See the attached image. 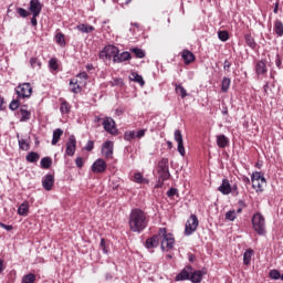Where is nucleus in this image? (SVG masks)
<instances>
[{"mask_svg":"<svg viewBox=\"0 0 283 283\" xmlns=\"http://www.w3.org/2000/svg\"><path fill=\"white\" fill-rule=\"evenodd\" d=\"M36 282V275L29 273L22 277V283H34Z\"/></svg>","mask_w":283,"mask_h":283,"instance_id":"79ce46f5","label":"nucleus"},{"mask_svg":"<svg viewBox=\"0 0 283 283\" xmlns=\"http://www.w3.org/2000/svg\"><path fill=\"white\" fill-rule=\"evenodd\" d=\"M274 33L276 36H283V23L280 20L274 21Z\"/></svg>","mask_w":283,"mask_h":283,"instance_id":"c9c22d12","label":"nucleus"},{"mask_svg":"<svg viewBox=\"0 0 283 283\" xmlns=\"http://www.w3.org/2000/svg\"><path fill=\"white\" fill-rule=\"evenodd\" d=\"M178 193V189L177 188H170L168 191H167V197L168 198H174V196H176Z\"/></svg>","mask_w":283,"mask_h":283,"instance_id":"13d9d810","label":"nucleus"},{"mask_svg":"<svg viewBox=\"0 0 283 283\" xmlns=\"http://www.w3.org/2000/svg\"><path fill=\"white\" fill-rule=\"evenodd\" d=\"M193 271V268L191 265H187L184 268L180 273H178L175 277L176 282H185L187 280L190 281L191 279V272Z\"/></svg>","mask_w":283,"mask_h":283,"instance_id":"9d476101","label":"nucleus"},{"mask_svg":"<svg viewBox=\"0 0 283 283\" xmlns=\"http://www.w3.org/2000/svg\"><path fill=\"white\" fill-rule=\"evenodd\" d=\"M112 85L123 87V85H125V82L120 77H115L112 82Z\"/></svg>","mask_w":283,"mask_h":283,"instance_id":"5fc2aeb1","label":"nucleus"},{"mask_svg":"<svg viewBox=\"0 0 283 283\" xmlns=\"http://www.w3.org/2000/svg\"><path fill=\"white\" fill-rule=\"evenodd\" d=\"M216 138L219 149H224L226 147H229V137H226L224 135H217Z\"/></svg>","mask_w":283,"mask_h":283,"instance_id":"4be33fe9","label":"nucleus"},{"mask_svg":"<svg viewBox=\"0 0 283 283\" xmlns=\"http://www.w3.org/2000/svg\"><path fill=\"white\" fill-rule=\"evenodd\" d=\"M159 244H160V235L155 234L146 240V242L144 243V247L148 251H151V249H158Z\"/></svg>","mask_w":283,"mask_h":283,"instance_id":"9b49d317","label":"nucleus"},{"mask_svg":"<svg viewBox=\"0 0 283 283\" xmlns=\"http://www.w3.org/2000/svg\"><path fill=\"white\" fill-rule=\"evenodd\" d=\"M251 180H261L262 182H266V179L264 178V176H262L261 172H253L252 176H251Z\"/></svg>","mask_w":283,"mask_h":283,"instance_id":"3c124183","label":"nucleus"},{"mask_svg":"<svg viewBox=\"0 0 283 283\" xmlns=\"http://www.w3.org/2000/svg\"><path fill=\"white\" fill-rule=\"evenodd\" d=\"M132 60V53L124 51V52H118L117 57L115 60V63H123L125 61H130Z\"/></svg>","mask_w":283,"mask_h":283,"instance_id":"b1692460","label":"nucleus"},{"mask_svg":"<svg viewBox=\"0 0 283 283\" xmlns=\"http://www.w3.org/2000/svg\"><path fill=\"white\" fill-rule=\"evenodd\" d=\"M18 145H19L20 149H22V151H28L30 149V144H28V142H25V139H19Z\"/></svg>","mask_w":283,"mask_h":283,"instance_id":"de8ad7c7","label":"nucleus"},{"mask_svg":"<svg viewBox=\"0 0 283 283\" xmlns=\"http://www.w3.org/2000/svg\"><path fill=\"white\" fill-rule=\"evenodd\" d=\"M39 158H41V155L36 151H31L25 156L27 163H39Z\"/></svg>","mask_w":283,"mask_h":283,"instance_id":"2f4dec72","label":"nucleus"},{"mask_svg":"<svg viewBox=\"0 0 283 283\" xmlns=\"http://www.w3.org/2000/svg\"><path fill=\"white\" fill-rule=\"evenodd\" d=\"M83 82L78 81V78H72L70 81V85H71V92H73V94H81V92H83V88L81 87Z\"/></svg>","mask_w":283,"mask_h":283,"instance_id":"a211bd4d","label":"nucleus"},{"mask_svg":"<svg viewBox=\"0 0 283 283\" xmlns=\"http://www.w3.org/2000/svg\"><path fill=\"white\" fill-rule=\"evenodd\" d=\"M91 171L93 174H105V171H107V163L105 161V159H96L91 166Z\"/></svg>","mask_w":283,"mask_h":283,"instance_id":"6e6552de","label":"nucleus"},{"mask_svg":"<svg viewBox=\"0 0 283 283\" xmlns=\"http://www.w3.org/2000/svg\"><path fill=\"white\" fill-rule=\"evenodd\" d=\"M14 92L19 99L30 98L32 96V84H30L29 82L19 84L14 88Z\"/></svg>","mask_w":283,"mask_h":283,"instance_id":"20e7f679","label":"nucleus"},{"mask_svg":"<svg viewBox=\"0 0 283 283\" xmlns=\"http://www.w3.org/2000/svg\"><path fill=\"white\" fill-rule=\"evenodd\" d=\"M252 187L253 189H255L256 191H262V186L260 185L259 180H253L252 181Z\"/></svg>","mask_w":283,"mask_h":283,"instance_id":"bf43d9fd","label":"nucleus"},{"mask_svg":"<svg viewBox=\"0 0 283 283\" xmlns=\"http://www.w3.org/2000/svg\"><path fill=\"white\" fill-rule=\"evenodd\" d=\"M102 154L105 158H112L114 155V142L107 140L102 146Z\"/></svg>","mask_w":283,"mask_h":283,"instance_id":"2eb2a0df","label":"nucleus"},{"mask_svg":"<svg viewBox=\"0 0 283 283\" xmlns=\"http://www.w3.org/2000/svg\"><path fill=\"white\" fill-rule=\"evenodd\" d=\"M159 174V180H161V185L166 181L169 180L171 178V174L169 172V170H161V171H157Z\"/></svg>","mask_w":283,"mask_h":283,"instance_id":"ea45409f","label":"nucleus"},{"mask_svg":"<svg viewBox=\"0 0 283 283\" xmlns=\"http://www.w3.org/2000/svg\"><path fill=\"white\" fill-rule=\"evenodd\" d=\"M188 260H189V262H191V263L196 262V254L189 252V253H188Z\"/></svg>","mask_w":283,"mask_h":283,"instance_id":"774afa93","label":"nucleus"},{"mask_svg":"<svg viewBox=\"0 0 283 283\" xmlns=\"http://www.w3.org/2000/svg\"><path fill=\"white\" fill-rule=\"evenodd\" d=\"M102 125L107 134H111L112 136H116V134H118V128H116V120H114V118L105 117Z\"/></svg>","mask_w":283,"mask_h":283,"instance_id":"0eeeda50","label":"nucleus"},{"mask_svg":"<svg viewBox=\"0 0 283 283\" xmlns=\"http://www.w3.org/2000/svg\"><path fill=\"white\" fill-rule=\"evenodd\" d=\"M20 123H27V120H30L32 118V113L25 108L19 109Z\"/></svg>","mask_w":283,"mask_h":283,"instance_id":"393cba45","label":"nucleus"},{"mask_svg":"<svg viewBox=\"0 0 283 283\" xmlns=\"http://www.w3.org/2000/svg\"><path fill=\"white\" fill-rule=\"evenodd\" d=\"M42 187L45 189V191H52V187H54V176L52 174L44 176Z\"/></svg>","mask_w":283,"mask_h":283,"instance_id":"f3484780","label":"nucleus"},{"mask_svg":"<svg viewBox=\"0 0 283 283\" xmlns=\"http://www.w3.org/2000/svg\"><path fill=\"white\" fill-rule=\"evenodd\" d=\"M21 105V102H19V98L18 99H13L10 105H9V108L11 109V112H17V109H19Z\"/></svg>","mask_w":283,"mask_h":283,"instance_id":"8fccbe9b","label":"nucleus"},{"mask_svg":"<svg viewBox=\"0 0 283 283\" xmlns=\"http://www.w3.org/2000/svg\"><path fill=\"white\" fill-rule=\"evenodd\" d=\"M76 30H78V32H82L83 34H90V33L94 32V27L90 25V24L82 23L76 27Z\"/></svg>","mask_w":283,"mask_h":283,"instance_id":"a878e982","label":"nucleus"},{"mask_svg":"<svg viewBox=\"0 0 283 283\" xmlns=\"http://www.w3.org/2000/svg\"><path fill=\"white\" fill-rule=\"evenodd\" d=\"M235 218H238L235 210H229L228 212H226V220H228L229 222H233Z\"/></svg>","mask_w":283,"mask_h":283,"instance_id":"c03bdc74","label":"nucleus"},{"mask_svg":"<svg viewBox=\"0 0 283 283\" xmlns=\"http://www.w3.org/2000/svg\"><path fill=\"white\" fill-rule=\"evenodd\" d=\"M269 275L271 277V280H282V274H280V272L277 270H271L269 272Z\"/></svg>","mask_w":283,"mask_h":283,"instance_id":"603ef678","label":"nucleus"},{"mask_svg":"<svg viewBox=\"0 0 283 283\" xmlns=\"http://www.w3.org/2000/svg\"><path fill=\"white\" fill-rule=\"evenodd\" d=\"M157 171H169V158H161L159 160Z\"/></svg>","mask_w":283,"mask_h":283,"instance_id":"bb28decb","label":"nucleus"},{"mask_svg":"<svg viewBox=\"0 0 283 283\" xmlns=\"http://www.w3.org/2000/svg\"><path fill=\"white\" fill-rule=\"evenodd\" d=\"M85 151H92L94 149V140H88L84 147Z\"/></svg>","mask_w":283,"mask_h":283,"instance_id":"4d7b16f0","label":"nucleus"},{"mask_svg":"<svg viewBox=\"0 0 283 283\" xmlns=\"http://www.w3.org/2000/svg\"><path fill=\"white\" fill-rule=\"evenodd\" d=\"M41 169H50L52 167V158L51 157H44L40 161Z\"/></svg>","mask_w":283,"mask_h":283,"instance_id":"4c0bfd02","label":"nucleus"},{"mask_svg":"<svg viewBox=\"0 0 283 283\" xmlns=\"http://www.w3.org/2000/svg\"><path fill=\"white\" fill-rule=\"evenodd\" d=\"M29 211H30V203L28 201H24L18 208V214L19 216H28Z\"/></svg>","mask_w":283,"mask_h":283,"instance_id":"c756f323","label":"nucleus"},{"mask_svg":"<svg viewBox=\"0 0 283 283\" xmlns=\"http://www.w3.org/2000/svg\"><path fill=\"white\" fill-rule=\"evenodd\" d=\"M60 101H61V105H60L61 114H70L72 112V105L69 104V102L65 99H60Z\"/></svg>","mask_w":283,"mask_h":283,"instance_id":"cd10ccee","label":"nucleus"},{"mask_svg":"<svg viewBox=\"0 0 283 283\" xmlns=\"http://www.w3.org/2000/svg\"><path fill=\"white\" fill-rule=\"evenodd\" d=\"M244 41L248 48H251L252 50H258V42H255V38L251 34H245L244 35Z\"/></svg>","mask_w":283,"mask_h":283,"instance_id":"5701e85b","label":"nucleus"},{"mask_svg":"<svg viewBox=\"0 0 283 283\" xmlns=\"http://www.w3.org/2000/svg\"><path fill=\"white\" fill-rule=\"evenodd\" d=\"M205 275H207V270H196L190 273V282L192 283H200L202 282Z\"/></svg>","mask_w":283,"mask_h":283,"instance_id":"4468645a","label":"nucleus"},{"mask_svg":"<svg viewBox=\"0 0 283 283\" xmlns=\"http://www.w3.org/2000/svg\"><path fill=\"white\" fill-rule=\"evenodd\" d=\"M176 94H180L181 98H187L189 94H187V90L181 84H175Z\"/></svg>","mask_w":283,"mask_h":283,"instance_id":"e433bc0d","label":"nucleus"},{"mask_svg":"<svg viewBox=\"0 0 283 283\" xmlns=\"http://www.w3.org/2000/svg\"><path fill=\"white\" fill-rule=\"evenodd\" d=\"M218 39L222 41V43H227V40L229 39V31L227 30L219 31Z\"/></svg>","mask_w":283,"mask_h":283,"instance_id":"37998d69","label":"nucleus"},{"mask_svg":"<svg viewBox=\"0 0 283 283\" xmlns=\"http://www.w3.org/2000/svg\"><path fill=\"white\" fill-rule=\"evenodd\" d=\"M253 258V249H248L244 253H243V264L245 266H249V264H251V259Z\"/></svg>","mask_w":283,"mask_h":283,"instance_id":"7c9ffc66","label":"nucleus"},{"mask_svg":"<svg viewBox=\"0 0 283 283\" xmlns=\"http://www.w3.org/2000/svg\"><path fill=\"white\" fill-rule=\"evenodd\" d=\"M181 59L185 61L186 65H189L196 61V55L189 50H184L181 52Z\"/></svg>","mask_w":283,"mask_h":283,"instance_id":"412c9836","label":"nucleus"},{"mask_svg":"<svg viewBox=\"0 0 283 283\" xmlns=\"http://www.w3.org/2000/svg\"><path fill=\"white\" fill-rule=\"evenodd\" d=\"M29 10L34 17H39L43 10V4L39 0H30Z\"/></svg>","mask_w":283,"mask_h":283,"instance_id":"ddd939ff","label":"nucleus"},{"mask_svg":"<svg viewBox=\"0 0 283 283\" xmlns=\"http://www.w3.org/2000/svg\"><path fill=\"white\" fill-rule=\"evenodd\" d=\"M31 25L33 28H36V25H39V21L36 20V17H34V14H32V18H31Z\"/></svg>","mask_w":283,"mask_h":283,"instance_id":"338daca9","label":"nucleus"},{"mask_svg":"<svg viewBox=\"0 0 283 283\" xmlns=\"http://www.w3.org/2000/svg\"><path fill=\"white\" fill-rule=\"evenodd\" d=\"M254 70L258 76H264L266 72H269V69L266 67V61L265 60L256 61Z\"/></svg>","mask_w":283,"mask_h":283,"instance_id":"dca6fc26","label":"nucleus"},{"mask_svg":"<svg viewBox=\"0 0 283 283\" xmlns=\"http://www.w3.org/2000/svg\"><path fill=\"white\" fill-rule=\"evenodd\" d=\"M218 191H220V193L223 196H229V193H231V184L228 179H222V184L218 188Z\"/></svg>","mask_w":283,"mask_h":283,"instance_id":"aec40b11","label":"nucleus"},{"mask_svg":"<svg viewBox=\"0 0 283 283\" xmlns=\"http://www.w3.org/2000/svg\"><path fill=\"white\" fill-rule=\"evenodd\" d=\"M55 42L57 43V45H60V48H65L66 43H65V34L63 33H56L55 35Z\"/></svg>","mask_w":283,"mask_h":283,"instance_id":"58836bf2","label":"nucleus"},{"mask_svg":"<svg viewBox=\"0 0 283 283\" xmlns=\"http://www.w3.org/2000/svg\"><path fill=\"white\" fill-rule=\"evenodd\" d=\"M17 13L19 14V17H22V19L30 17V11H28L23 8H18Z\"/></svg>","mask_w":283,"mask_h":283,"instance_id":"864d4df0","label":"nucleus"},{"mask_svg":"<svg viewBox=\"0 0 283 283\" xmlns=\"http://www.w3.org/2000/svg\"><path fill=\"white\" fill-rule=\"evenodd\" d=\"M231 193H233V196H239V191H238V185H233L232 187H231Z\"/></svg>","mask_w":283,"mask_h":283,"instance_id":"69168bd1","label":"nucleus"},{"mask_svg":"<svg viewBox=\"0 0 283 283\" xmlns=\"http://www.w3.org/2000/svg\"><path fill=\"white\" fill-rule=\"evenodd\" d=\"M130 52H133V54H135L137 59H145V52L143 51V49L134 48L130 49Z\"/></svg>","mask_w":283,"mask_h":283,"instance_id":"49530a36","label":"nucleus"},{"mask_svg":"<svg viewBox=\"0 0 283 283\" xmlns=\"http://www.w3.org/2000/svg\"><path fill=\"white\" fill-rule=\"evenodd\" d=\"M134 180H135V182H137V185H144V182H147V179L145 177H143V174H140V172H136L134 175Z\"/></svg>","mask_w":283,"mask_h":283,"instance_id":"a18cd8bd","label":"nucleus"},{"mask_svg":"<svg viewBox=\"0 0 283 283\" xmlns=\"http://www.w3.org/2000/svg\"><path fill=\"white\" fill-rule=\"evenodd\" d=\"M198 216L191 214L190 218L187 220L185 226V235H192L198 230Z\"/></svg>","mask_w":283,"mask_h":283,"instance_id":"39448f33","label":"nucleus"},{"mask_svg":"<svg viewBox=\"0 0 283 283\" xmlns=\"http://www.w3.org/2000/svg\"><path fill=\"white\" fill-rule=\"evenodd\" d=\"M275 65L279 70H282V57L280 55H276Z\"/></svg>","mask_w":283,"mask_h":283,"instance_id":"e2e57ef3","label":"nucleus"},{"mask_svg":"<svg viewBox=\"0 0 283 283\" xmlns=\"http://www.w3.org/2000/svg\"><path fill=\"white\" fill-rule=\"evenodd\" d=\"M174 138L177 143V151L180 154V156L185 157V142L182 139V132L180 129H176L174 134Z\"/></svg>","mask_w":283,"mask_h":283,"instance_id":"1a4fd4ad","label":"nucleus"},{"mask_svg":"<svg viewBox=\"0 0 283 283\" xmlns=\"http://www.w3.org/2000/svg\"><path fill=\"white\" fill-rule=\"evenodd\" d=\"M229 87H231V78L223 77L221 81V92H223V94H227V92H229Z\"/></svg>","mask_w":283,"mask_h":283,"instance_id":"f704fd0d","label":"nucleus"},{"mask_svg":"<svg viewBox=\"0 0 283 283\" xmlns=\"http://www.w3.org/2000/svg\"><path fill=\"white\" fill-rule=\"evenodd\" d=\"M49 70L51 72H59V59L56 57H51L49 60Z\"/></svg>","mask_w":283,"mask_h":283,"instance_id":"72a5a7b5","label":"nucleus"},{"mask_svg":"<svg viewBox=\"0 0 283 283\" xmlns=\"http://www.w3.org/2000/svg\"><path fill=\"white\" fill-rule=\"evenodd\" d=\"M223 70L226 72H231V62H229V60H224V62H223Z\"/></svg>","mask_w":283,"mask_h":283,"instance_id":"680f3d73","label":"nucleus"},{"mask_svg":"<svg viewBox=\"0 0 283 283\" xmlns=\"http://www.w3.org/2000/svg\"><path fill=\"white\" fill-rule=\"evenodd\" d=\"M76 78H80V81H87V78H90V75H87L86 72H82L76 75Z\"/></svg>","mask_w":283,"mask_h":283,"instance_id":"052dcab7","label":"nucleus"},{"mask_svg":"<svg viewBox=\"0 0 283 283\" xmlns=\"http://www.w3.org/2000/svg\"><path fill=\"white\" fill-rule=\"evenodd\" d=\"M65 154L66 156H74V154H76V136L71 135L69 137Z\"/></svg>","mask_w":283,"mask_h":283,"instance_id":"f8f14e48","label":"nucleus"},{"mask_svg":"<svg viewBox=\"0 0 283 283\" xmlns=\"http://www.w3.org/2000/svg\"><path fill=\"white\" fill-rule=\"evenodd\" d=\"M42 63L40 62L39 57H31L30 59V66L32 70H41Z\"/></svg>","mask_w":283,"mask_h":283,"instance_id":"a19ab883","label":"nucleus"},{"mask_svg":"<svg viewBox=\"0 0 283 283\" xmlns=\"http://www.w3.org/2000/svg\"><path fill=\"white\" fill-rule=\"evenodd\" d=\"M128 227L133 233H143L149 227V218L142 209L135 208L130 211Z\"/></svg>","mask_w":283,"mask_h":283,"instance_id":"f257e3e1","label":"nucleus"},{"mask_svg":"<svg viewBox=\"0 0 283 283\" xmlns=\"http://www.w3.org/2000/svg\"><path fill=\"white\" fill-rule=\"evenodd\" d=\"M158 235L161 238V251H171V249H174V244H176L174 234L167 233V228H160L158 230Z\"/></svg>","mask_w":283,"mask_h":283,"instance_id":"7ed1b4c3","label":"nucleus"},{"mask_svg":"<svg viewBox=\"0 0 283 283\" xmlns=\"http://www.w3.org/2000/svg\"><path fill=\"white\" fill-rule=\"evenodd\" d=\"M145 134H147V128L140 129L138 132L136 130H126L124 133V140H127V143H132V140H140V138H145Z\"/></svg>","mask_w":283,"mask_h":283,"instance_id":"423d86ee","label":"nucleus"},{"mask_svg":"<svg viewBox=\"0 0 283 283\" xmlns=\"http://www.w3.org/2000/svg\"><path fill=\"white\" fill-rule=\"evenodd\" d=\"M75 165L78 167V169H83V165H85V161L83 160V157H77L75 159Z\"/></svg>","mask_w":283,"mask_h":283,"instance_id":"6e6d98bb","label":"nucleus"},{"mask_svg":"<svg viewBox=\"0 0 283 283\" xmlns=\"http://www.w3.org/2000/svg\"><path fill=\"white\" fill-rule=\"evenodd\" d=\"M61 136H63V129L56 128L53 130L52 145H56L59 140H61Z\"/></svg>","mask_w":283,"mask_h":283,"instance_id":"473e14b6","label":"nucleus"},{"mask_svg":"<svg viewBox=\"0 0 283 283\" xmlns=\"http://www.w3.org/2000/svg\"><path fill=\"white\" fill-rule=\"evenodd\" d=\"M252 229L258 235H266V219L261 212H255L251 219Z\"/></svg>","mask_w":283,"mask_h":283,"instance_id":"f03ea898","label":"nucleus"},{"mask_svg":"<svg viewBox=\"0 0 283 283\" xmlns=\"http://www.w3.org/2000/svg\"><path fill=\"white\" fill-rule=\"evenodd\" d=\"M129 81L138 83L142 87L145 85V80L143 78V75L138 74L137 72H133L130 74Z\"/></svg>","mask_w":283,"mask_h":283,"instance_id":"c85d7f7f","label":"nucleus"},{"mask_svg":"<svg viewBox=\"0 0 283 283\" xmlns=\"http://www.w3.org/2000/svg\"><path fill=\"white\" fill-rule=\"evenodd\" d=\"M1 229H4L6 231H12L14 228L12 226H8L3 222H0Z\"/></svg>","mask_w":283,"mask_h":283,"instance_id":"0e129e2a","label":"nucleus"},{"mask_svg":"<svg viewBox=\"0 0 283 283\" xmlns=\"http://www.w3.org/2000/svg\"><path fill=\"white\" fill-rule=\"evenodd\" d=\"M99 59L102 61H111L109 53L107 52V46H105L101 52H99Z\"/></svg>","mask_w":283,"mask_h":283,"instance_id":"09e8293b","label":"nucleus"},{"mask_svg":"<svg viewBox=\"0 0 283 283\" xmlns=\"http://www.w3.org/2000/svg\"><path fill=\"white\" fill-rule=\"evenodd\" d=\"M106 51L108 53V57L113 59V62L116 63V59L118 57V52H120V50H118V48L116 45H106Z\"/></svg>","mask_w":283,"mask_h":283,"instance_id":"6ab92c4d","label":"nucleus"}]
</instances>
